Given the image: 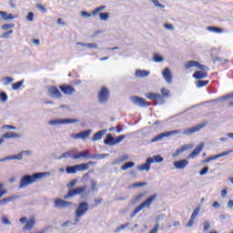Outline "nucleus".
<instances>
[{
  "mask_svg": "<svg viewBox=\"0 0 233 233\" xmlns=\"http://www.w3.org/2000/svg\"><path fill=\"white\" fill-rule=\"evenodd\" d=\"M206 125H208V123L204 122L193 127L184 129L183 131H181V129H175L172 131L164 132L153 137L151 139V143H157V141H161L164 137H170V136H177L179 134H183V136H190V134H195V132H199L201 128H205Z\"/></svg>",
  "mask_w": 233,
  "mask_h": 233,
  "instance_id": "obj_1",
  "label": "nucleus"
},
{
  "mask_svg": "<svg viewBox=\"0 0 233 233\" xmlns=\"http://www.w3.org/2000/svg\"><path fill=\"white\" fill-rule=\"evenodd\" d=\"M50 173L46 172H39V173H35L33 175H25L24 176L19 183L18 188H26L28 185H32V183H35L37 179H42V177H45L46 176H49Z\"/></svg>",
  "mask_w": 233,
  "mask_h": 233,
  "instance_id": "obj_2",
  "label": "nucleus"
},
{
  "mask_svg": "<svg viewBox=\"0 0 233 233\" xmlns=\"http://www.w3.org/2000/svg\"><path fill=\"white\" fill-rule=\"evenodd\" d=\"M88 208L89 206L87 202H81L78 204L75 211V222L73 225H77V223L81 221V218L88 212Z\"/></svg>",
  "mask_w": 233,
  "mask_h": 233,
  "instance_id": "obj_3",
  "label": "nucleus"
},
{
  "mask_svg": "<svg viewBox=\"0 0 233 233\" xmlns=\"http://www.w3.org/2000/svg\"><path fill=\"white\" fill-rule=\"evenodd\" d=\"M157 198V195H153L150 198H148L146 201L142 202L138 207L135 208L133 213L130 215V218H136L137 214H139L143 208H150V206L152 203H154V200Z\"/></svg>",
  "mask_w": 233,
  "mask_h": 233,
  "instance_id": "obj_4",
  "label": "nucleus"
},
{
  "mask_svg": "<svg viewBox=\"0 0 233 233\" xmlns=\"http://www.w3.org/2000/svg\"><path fill=\"white\" fill-rule=\"evenodd\" d=\"M130 99L132 104L136 105V106H139L140 108H148V106H150V103L141 96H131Z\"/></svg>",
  "mask_w": 233,
  "mask_h": 233,
  "instance_id": "obj_5",
  "label": "nucleus"
},
{
  "mask_svg": "<svg viewBox=\"0 0 233 233\" xmlns=\"http://www.w3.org/2000/svg\"><path fill=\"white\" fill-rule=\"evenodd\" d=\"M88 187L86 186H81L79 187H76L75 189H70L66 195L64 196L65 199H70V198H76V196H81Z\"/></svg>",
  "mask_w": 233,
  "mask_h": 233,
  "instance_id": "obj_6",
  "label": "nucleus"
},
{
  "mask_svg": "<svg viewBox=\"0 0 233 233\" xmlns=\"http://www.w3.org/2000/svg\"><path fill=\"white\" fill-rule=\"evenodd\" d=\"M110 97V91L108 90V87L103 86L98 93V103L101 105H105L108 103V98Z\"/></svg>",
  "mask_w": 233,
  "mask_h": 233,
  "instance_id": "obj_7",
  "label": "nucleus"
},
{
  "mask_svg": "<svg viewBox=\"0 0 233 233\" xmlns=\"http://www.w3.org/2000/svg\"><path fill=\"white\" fill-rule=\"evenodd\" d=\"M73 123H79L78 119L76 118H66V119H53L48 122V125H51L53 127H56L57 125H70Z\"/></svg>",
  "mask_w": 233,
  "mask_h": 233,
  "instance_id": "obj_8",
  "label": "nucleus"
},
{
  "mask_svg": "<svg viewBox=\"0 0 233 233\" xmlns=\"http://www.w3.org/2000/svg\"><path fill=\"white\" fill-rule=\"evenodd\" d=\"M48 96L55 99H61L63 97V94L56 86H51L48 87Z\"/></svg>",
  "mask_w": 233,
  "mask_h": 233,
  "instance_id": "obj_9",
  "label": "nucleus"
},
{
  "mask_svg": "<svg viewBox=\"0 0 233 233\" xmlns=\"http://www.w3.org/2000/svg\"><path fill=\"white\" fill-rule=\"evenodd\" d=\"M59 89L61 92H63V94H65V96H72L74 92H76V88H74V86L71 85L59 86Z\"/></svg>",
  "mask_w": 233,
  "mask_h": 233,
  "instance_id": "obj_10",
  "label": "nucleus"
},
{
  "mask_svg": "<svg viewBox=\"0 0 233 233\" xmlns=\"http://www.w3.org/2000/svg\"><path fill=\"white\" fill-rule=\"evenodd\" d=\"M152 163H154V158L149 157L146 159L145 164L137 166V170H140V171L146 170V172H149L150 165H152Z\"/></svg>",
  "mask_w": 233,
  "mask_h": 233,
  "instance_id": "obj_11",
  "label": "nucleus"
},
{
  "mask_svg": "<svg viewBox=\"0 0 233 233\" xmlns=\"http://www.w3.org/2000/svg\"><path fill=\"white\" fill-rule=\"evenodd\" d=\"M55 207L56 208H66V207H72V202H68L61 198H56Z\"/></svg>",
  "mask_w": 233,
  "mask_h": 233,
  "instance_id": "obj_12",
  "label": "nucleus"
},
{
  "mask_svg": "<svg viewBox=\"0 0 233 233\" xmlns=\"http://www.w3.org/2000/svg\"><path fill=\"white\" fill-rule=\"evenodd\" d=\"M162 76L165 79L166 83H167V85L172 84V72L170 71V68L166 67L162 71Z\"/></svg>",
  "mask_w": 233,
  "mask_h": 233,
  "instance_id": "obj_13",
  "label": "nucleus"
},
{
  "mask_svg": "<svg viewBox=\"0 0 233 233\" xmlns=\"http://www.w3.org/2000/svg\"><path fill=\"white\" fill-rule=\"evenodd\" d=\"M90 165H97L96 162L89 161L86 164H78L76 165V172H85L90 168Z\"/></svg>",
  "mask_w": 233,
  "mask_h": 233,
  "instance_id": "obj_14",
  "label": "nucleus"
},
{
  "mask_svg": "<svg viewBox=\"0 0 233 233\" xmlns=\"http://www.w3.org/2000/svg\"><path fill=\"white\" fill-rule=\"evenodd\" d=\"M15 199H19V196H10L0 199V207H5L8 203H14Z\"/></svg>",
  "mask_w": 233,
  "mask_h": 233,
  "instance_id": "obj_15",
  "label": "nucleus"
},
{
  "mask_svg": "<svg viewBox=\"0 0 233 233\" xmlns=\"http://www.w3.org/2000/svg\"><path fill=\"white\" fill-rule=\"evenodd\" d=\"M173 165L175 168H177V170H183V168L188 167V160L187 159L177 160V161H175Z\"/></svg>",
  "mask_w": 233,
  "mask_h": 233,
  "instance_id": "obj_16",
  "label": "nucleus"
},
{
  "mask_svg": "<svg viewBox=\"0 0 233 233\" xmlns=\"http://www.w3.org/2000/svg\"><path fill=\"white\" fill-rule=\"evenodd\" d=\"M205 147L204 143H200L198 146H197V147L191 152L190 155H188L189 158H194L197 156H199V154H201L203 148Z\"/></svg>",
  "mask_w": 233,
  "mask_h": 233,
  "instance_id": "obj_17",
  "label": "nucleus"
},
{
  "mask_svg": "<svg viewBox=\"0 0 233 233\" xmlns=\"http://www.w3.org/2000/svg\"><path fill=\"white\" fill-rule=\"evenodd\" d=\"M190 148H192V147H190V145L188 144H186L181 147L177 148L176 152L172 154V157H177V156H181V154H183L184 152H186V150H188Z\"/></svg>",
  "mask_w": 233,
  "mask_h": 233,
  "instance_id": "obj_18",
  "label": "nucleus"
},
{
  "mask_svg": "<svg viewBox=\"0 0 233 233\" xmlns=\"http://www.w3.org/2000/svg\"><path fill=\"white\" fill-rule=\"evenodd\" d=\"M14 159H17L18 161H21V159H23V154L11 155V156H7L5 157L0 158V163H5V161H12Z\"/></svg>",
  "mask_w": 233,
  "mask_h": 233,
  "instance_id": "obj_19",
  "label": "nucleus"
},
{
  "mask_svg": "<svg viewBox=\"0 0 233 233\" xmlns=\"http://www.w3.org/2000/svg\"><path fill=\"white\" fill-rule=\"evenodd\" d=\"M193 66H195L196 68H198V70H201L203 65H201L198 61L190 60L187 63H186L185 69L188 70V68H193Z\"/></svg>",
  "mask_w": 233,
  "mask_h": 233,
  "instance_id": "obj_20",
  "label": "nucleus"
},
{
  "mask_svg": "<svg viewBox=\"0 0 233 233\" xmlns=\"http://www.w3.org/2000/svg\"><path fill=\"white\" fill-rule=\"evenodd\" d=\"M80 157H86V159H90L92 157V155H90L89 150H84L73 157V159H80Z\"/></svg>",
  "mask_w": 233,
  "mask_h": 233,
  "instance_id": "obj_21",
  "label": "nucleus"
},
{
  "mask_svg": "<svg viewBox=\"0 0 233 233\" xmlns=\"http://www.w3.org/2000/svg\"><path fill=\"white\" fill-rule=\"evenodd\" d=\"M106 134V129H102L98 132H96L93 137H92V141H101V139H103V136H105Z\"/></svg>",
  "mask_w": 233,
  "mask_h": 233,
  "instance_id": "obj_22",
  "label": "nucleus"
},
{
  "mask_svg": "<svg viewBox=\"0 0 233 233\" xmlns=\"http://www.w3.org/2000/svg\"><path fill=\"white\" fill-rule=\"evenodd\" d=\"M104 143L108 147H114V145H116V138L112 137V134H107L106 139L104 140Z\"/></svg>",
  "mask_w": 233,
  "mask_h": 233,
  "instance_id": "obj_23",
  "label": "nucleus"
},
{
  "mask_svg": "<svg viewBox=\"0 0 233 233\" xmlns=\"http://www.w3.org/2000/svg\"><path fill=\"white\" fill-rule=\"evenodd\" d=\"M0 15L2 17V19H4V21H10L12 19H16L17 16L12 15V14H7L6 12L5 11H0Z\"/></svg>",
  "mask_w": 233,
  "mask_h": 233,
  "instance_id": "obj_24",
  "label": "nucleus"
},
{
  "mask_svg": "<svg viewBox=\"0 0 233 233\" xmlns=\"http://www.w3.org/2000/svg\"><path fill=\"white\" fill-rule=\"evenodd\" d=\"M135 76L136 77H148V76H150V71L137 69L135 72Z\"/></svg>",
  "mask_w": 233,
  "mask_h": 233,
  "instance_id": "obj_25",
  "label": "nucleus"
},
{
  "mask_svg": "<svg viewBox=\"0 0 233 233\" xmlns=\"http://www.w3.org/2000/svg\"><path fill=\"white\" fill-rule=\"evenodd\" d=\"M208 76L207 72L203 71H197L193 74V77H195V79H205Z\"/></svg>",
  "mask_w": 233,
  "mask_h": 233,
  "instance_id": "obj_26",
  "label": "nucleus"
},
{
  "mask_svg": "<svg viewBox=\"0 0 233 233\" xmlns=\"http://www.w3.org/2000/svg\"><path fill=\"white\" fill-rule=\"evenodd\" d=\"M90 134H92V129L81 131L80 132V139H82V141H86V138L90 137Z\"/></svg>",
  "mask_w": 233,
  "mask_h": 233,
  "instance_id": "obj_27",
  "label": "nucleus"
},
{
  "mask_svg": "<svg viewBox=\"0 0 233 233\" xmlns=\"http://www.w3.org/2000/svg\"><path fill=\"white\" fill-rule=\"evenodd\" d=\"M76 45L80 46H83L85 48H95V49H97V44H96V43L85 44V43H82V42H77Z\"/></svg>",
  "mask_w": 233,
  "mask_h": 233,
  "instance_id": "obj_28",
  "label": "nucleus"
},
{
  "mask_svg": "<svg viewBox=\"0 0 233 233\" xmlns=\"http://www.w3.org/2000/svg\"><path fill=\"white\" fill-rule=\"evenodd\" d=\"M228 154H232V150H228V151H226V152H223V153H220L218 155H215V156H212V157H209L211 161H214L216 159H219V157H225V156H228Z\"/></svg>",
  "mask_w": 233,
  "mask_h": 233,
  "instance_id": "obj_29",
  "label": "nucleus"
},
{
  "mask_svg": "<svg viewBox=\"0 0 233 233\" xmlns=\"http://www.w3.org/2000/svg\"><path fill=\"white\" fill-rule=\"evenodd\" d=\"M33 227H35V220L30 218L28 221H26L24 230H32Z\"/></svg>",
  "mask_w": 233,
  "mask_h": 233,
  "instance_id": "obj_30",
  "label": "nucleus"
},
{
  "mask_svg": "<svg viewBox=\"0 0 233 233\" xmlns=\"http://www.w3.org/2000/svg\"><path fill=\"white\" fill-rule=\"evenodd\" d=\"M74 150H70L66 153H63L62 156L58 157V159H66V157H72V159H74Z\"/></svg>",
  "mask_w": 233,
  "mask_h": 233,
  "instance_id": "obj_31",
  "label": "nucleus"
},
{
  "mask_svg": "<svg viewBox=\"0 0 233 233\" xmlns=\"http://www.w3.org/2000/svg\"><path fill=\"white\" fill-rule=\"evenodd\" d=\"M105 157H108V154H92L89 159H105Z\"/></svg>",
  "mask_w": 233,
  "mask_h": 233,
  "instance_id": "obj_32",
  "label": "nucleus"
},
{
  "mask_svg": "<svg viewBox=\"0 0 233 233\" xmlns=\"http://www.w3.org/2000/svg\"><path fill=\"white\" fill-rule=\"evenodd\" d=\"M207 30H208V32H213L214 34H223V29L216 26H208Z\"/></svg>",
  "mask_w": 233,
  "mask_h": 233,
  "instance_id": "obj_33",
  "label": "nucleus"
},
{
  "mask_svg": "<svg viewBox=\"0 0 233 233\" xmlns=\"http://www.w3.org/2000/svg\"><path fill=\"white\" fill-rule=\"evenodd\" d=\"M66 174H76L77 173L76 165L71 166V167H66Z\"/></svg>",
  "mask_w": 233,
  "mask_h": 233,
  "instance_id": "obj_34",
  "label": "nucleus"
},
{
  "mask_svg": "<svg viewBox=\"0 0 233 233\" xmlns=\"http://www.w3.org/2000/svg\"><path fill=\"white\" fill-rule=\"evenodd\" d=\"M23 83H25V79H22L18 82L12 84L13 90H19L23 86Z\"/></svg>",
  "mask_w": 233,
  "mask_h": 233,
  "instance_id": "obj_35",
  "label": "nucleus"
},
{
  "mask_svg": "<svg viewBox=\"0 0 233 233\" xmlns=\"http://www.w3.org/2000/svg\"><path fill=\"white\" fill-rule=\"evenodd\" d=\"M155 105H163L165 103V96L157 94V98L155 99Z\"/></svg>",
  "mask_w": 233,
  "mask_h": 233,
  "instance_id": "obj_36",
  "label": "nucleus"
},
{
  "mask_svg": "<svg viewBox=\"0 0 233 233\" xmlns=\"http://www.w3.org/2000/svg\"><path fill=\"white\" fill-rule=\"evenodd\" d=\"M4 137H5L6 139H10L12 137H21V135L18 133L7 132L4 135Z\"/></svg>",
  "mask_w": 233,
  "mask_h": 233,
  "instance_id": "obj_37",
  "label": "nucleus"
},
{
  "mask_svg": "<svg viewBox=\"0 0 233 233\" xmlns=\"http://www.w3.org/2000/svg\"><path fill=\"white\" fill-rule=\"evenodd\" d=\"M208 80H198L196 82L197 88H203V86H207L208 85Z\"/></svg>",
  "mask_w": 233,
  "mask_h": 233,
  "instance_id": "obj_38",
  "label": "nucleus"
},
{
  "mask_svg": "<svg viewBox=\"0 0 233 233\" xmlns=\"http://www.w3.org/2000/svg\"><path fill=\"white\" fill-rule=\"evenodd\" d=\"M127 227H130V222H127L126 224H122L118 227H116V228L115 229V232H121V230H125V228H127Z\"/></svg>",
  "mask_w": 233,
  "mask_h": 233,
  "instance_id": "obj_39",
  "label": "nucleus"
},
{
  "mask_svg": "<svg viewBox=\"0 0 233 233\" xmlns=\"http://www.w3.org/2000/svg\"><path fill=\"white\" fill-rule=\"evenodd\" d=\"M136 163L134 162H127L121 167V170H128V168H132V167H135Z\"/></svg>",
  "mask_w": 233,
  "mask_h": 233,
  "instance_id": "obj_40",
  "label": "nucleus"
},
{
  "mask_svg": "<svg viewBox=\"0 0 233 233\" xmlns=\"http://www.w3.org/2000/svg\"><path fill=\"white\" fill-rule=\"evenodd\" d=\"M105 8H106V5H101V6L96 7L95 10H93L92 15H94V16L97 15L98 12H103V10H105Z\"/></svg>",
  "mask_w": 233,
  "mask_h": 233,
  "instance_id": "obj_41",
  "label": "nucleus"
},
{
  "mask_svg": "<svg viewBox=\"0 0 233 233\" xmlns=\"http://www.w3.org/2000/svg\"><path fill=\"white\" fill-rule=\"evenodd\" d=\"M100 21H108L110 17V13H99Z\"/></svg>",
  "mask_w": 233,
  "mask_h": 233,
  "instance_id": "obj_42",
  "label": "nucleus"
},
{
  "mask_svg": "<svg viewBox=\"0 0 233 233\" xmlns=\"http://www.w3.org/2000/svg\"><path fill=\"white\" fill-rule=\"evenodd\" d=\"M163 59H164L163 56H161L159 54H155L153 56V61L155 63H162Z\"/></svg>",
  "mask_w": 233,
  "mask_h": 233,
  "instance_id": "obj_43",
  "label": "nucleus"
},
{
  "mask_svg": "<svg viewBox=\"0 0 233 233\" xmlns=\"http://www.w3.org/2000/svg\"><path fill=\"white\" fill-rule=\"evenodd\" d=\"M10 83H14V78L12 76L4 77V86L10 85Z\"/></svg>",
  "mask_w": 233,
  "mask_h": 233,
  "instance_id": "obj_44",
  "label": "nucleus"
},
{
  "mask_svg": "<svg viewBox=\"0 0 233 233\" xmlns=\"http://www.w3.org/2000/svg\"><path fill=\"white\" fill-rule=\"evenodd\" d=\"M199 210H201L199 208H197L194 211H193V213L191 214V217H190V218L191 219H197L198 218V216H199Z\"/></svg>",
  "mask_w": 233,
  "mask_h": 233,
  "instance_id": "obj_45",
  "label": "nucleus"
},
{
  "mask_svg": "<svg viewBox=\"0 0 233 233\" xmlns=\"http://www.w3.org/2000/svg\"><path fill=\"white\" fill-rule=\"evenodd\" d=\"M90 185L92 192H97V188H96V187H97V181H96L95 179H91Z\"/></svg>",
  "mask_w": 233,
  "mask_h": 233,
  "instance_id": "obj_46",
  "label": "nucleus"
},
{
  "mask_svg": "<svg viewBox=\"0 0 233 233\" xmlns=\"http://www.w3.org/2000/svg\"><path fill=\"white\" fill-rule=\"evenodd\" d=\"M146 97L147 99H151L152 101H156V98L157 97V93H147L146 95Z\"/></svg>",
  "mask_w": 233,
  "mask_h": 233,
  "instance_id": "obj_47",
  "label": "nucleus"
},
{
  "mask_svg": "<svg viewBox=\"0 0 233 233\" xmlns=\"http://www.w3.org/2000/svg\"><path fill=\"white\" fill-rule=\"evenodd\" d=\"M0 101H2V103H6V101H8V95L5 92L0 93Z\"/></svg>",
  "mask_w": 233,
  "mask_h": 233,
  "instance_id": "obj_48",
  "label": "nucleus"
},
{
  "mask_svg": "<svg viewBox=\"0 0 233 233\" xmlns=\"http://www.w3.org/2000/svg\"><path fill=\"white\" fill-rule=\"evenodd\" d=\"M154 163H161L163 162V157H161L160 155H156L152 157Z\"/></svg>",
  "mask_w": 233,
  "mask_h": 233,
  "instance_id": "obj_49",
  "label": "nucleus"
},
{
  "mask_svg": "<svg viewBox=\"0 0 233 233\" xmlns=\"http://www.w3.org/2000/svg\"><path fill=\"white\" fill-rule=\"evenodd\" d=\"M15 24H5L2 25V30H10V28H14Z\"/></svg>",
  "mask_w": 233,
  "mask_h": 233,
  "instance_id": "obj_50",
  "label": "nucleus"
},
{
  "mask_svg": "<svg viewBox=\"0 0 233 233\" xmlns=\"http://www.w3.org/2000/svg\"><path fill=\"white\" fill-rule=\"evenodd\" d=\"M152 4L157 6V8H165V5L159 3V0H150Z\"/></svg>",
  "mask_w": 233,
  "mask_h": 233,
  "instance_id": "obj_51",
  "label": "nucleus"
},
{
  "mask_svg": "<svg viewBox=\"0 0 233 233\" xmlns=\"http://www.w3.org/2000/svg\"><path fill=\"white\" fill-rule=\"evenodd\" d=\"M36 8L42 12V14H46V7L41 4L36 5Z\"/></svg>",
  "mask_w": 233,
  "mask_h": 233,
  "instance_id": "obj_52",
  "label": "nucleus"
},
{
  "mask_svg": "<svg viewBox=\"0 0 233 233\" xmlns=\"http://www.w3.org/2000/svg\"><path fill=\"white\" fill-rule=\"evenodd\" d=\"M125 137H127V136L121 135V136L117 137L116 138H115V145L121 143V141H123V139H125Z\"/></svg>",
  "mask_w": 233,
  "mask_h": 233,
  "instance_id": "obj_53",
  "label": "nucleus"
},
{
  "mask_svg": "<svg viewBox=\"0 0 233 233\" xmlns=\"http://www.w3.org/2000/svg\"><path fill=\"white\" fill-rule=\"evenodd\" d=\"M203 227H204L203 232H208V228H210V222L205 221L203 223Z\"/></svg>",
  "mask_w": 233,
  "mask_h": 233,
  "instance_id": "obj_54",
  "label": "nucleus"
},
{
  "mask_svg": "<svg viewBox=\"0 0 233 233\" xmlns=\"http://www.w3.org/2000/svg\"><path fill=\"white\" fill-rule=\"evenodd\" d=\"M161 93L164 97H168V96H170V90L167 88H162Z\"/></svg>",
  "mask_w": 233,
  "mask_h": 233,
  "instance_id": "obj_55",
  "label": "nucleus"
},
{
  "mask_svg": "<svg viewBox=\"0 0 233 233\" xmlns=\"http://www.w3.org/2000/svg\"><path fill=\"white\" fill-rule=\"evenodd\" d=\"M12 34H14V30H9V31L4 33V34L1 35V37H2L3 39H6V37H8V35H12Z\"/></svg>",
  "mask_w": 233,
  "mask_h": 233,
  "instance_id": "obj_56",
  "label": "nucleus"
},
{
  "mask_svg": "<svg viewBox=\"0 0 233 233\" xmlns=\"http://www.w3.org/2000/svg\"><path fill=\"white\" fill-rule=\"evenodd\" d=\"M76 184H77V179H73L72 181H70L67 184V187L72 188V187H76Z\"/></svg>",
  "mask_w": 233,
  "mask_h": 233,
  "instance_id": "obj_57",
  "label": "nucleus"
},
{
  "mask_svg": "<svg viewBox=\"0 0 233 233\" xmlns=\"http://www.w3.org/2000/svg\"><path fill=\"white\" fill-rule=\"evenodd\" d=\"M2 223L3 225H12V223L10 222V220H8V218L6 217H2Z\"/></svg>",
  "mask_w": 233,
  "mask_h": 233,
  "instance_id": "obj_58",
  "label": "nucleus"
},
{
  "mask_svg": "<svg viewBox=\"0 0 233 233\" xmlns=\"http://www.w3.org/2000/svg\"><path fill=\"white\" fill-rule=\"evenodd\" d=\"M25 18L27 19V21H30V22L34 21V13L29 12L25 16Z\"/></svg>",
  "mask_w": 233,
  "mask_h": 233,
  "instance_id": "obj_59",
  "label": "nucleus"
},
{
  "mask_svg": "<svg viewBox=\"0 0 233 233\" xmlns=\"http://www.w3.org/2000/svg\"><path fill=\"white\" fill-rule=\"evenodd\" d=\"M208 172V167H203L200 171H199V176H205V174H207Z\"/></svg>",
  "mask_w": 233,
  "mask_h": 233,
  "instance_id": "obj_60",
  "label": "nucleus"
},
{
  "mask_svg": "<svg viewBox=\"0 0 233 233\" xmlns=\"http://www.w3.org/2000/svg\"><path fill=\"white\" fill-rule=\"evenodd\" d=\"M81 15H82V17H92V15H92V13L91 14L87 13L86 11H82Z\"/></svg>",
  "mask_w": 233,
  "mask_h": 233,
  "instance_id": "obj_61",
  "label": "nucleus"
},
{
  "mask_svg": "<svg viewBox=\"0 0 233 233\" xmlns=\"http://www.w3.org/2000/svg\"><path fill=\"white\" fill-rule=\"evenodd\" d=\"M70 137H72V139H81V133L72 134Z\"/></svg>",
  "mask_w": 233,
  "mask_h": 233,
  "instance_id": "obj_62",
  "label": "nucleus"
},
{
  "mask_svg": "<svg viewBox=\"0 0 233 233\" xmlns=\"http://www.w3.org/2000/svg\"><path fill=\"white\" fill-rule=\"evenodd\" d=\"M164 28H166L167 30H174V25L170 24H164Z\"/></svg>",
  "mask_w": 233,
  "mask_h": 233,
  "instance_id": "obj_63",
  "label": "nucleus"
},
{
  "mask_svg": "<svg viewBox=\"0 0 233 233\" xmlns=\"http://www.w3.org/2000/svg\"><path fill=\"white\" fill-rule=\"evenodd\" d=\"M232 97H233V92L222 96V99H232Z\"/></svg>",
  "mask_w": 233,
  "mask_h": 233,
  "instance_id": "obj_64",
  "label": "nucleus"
}]
</instances>
